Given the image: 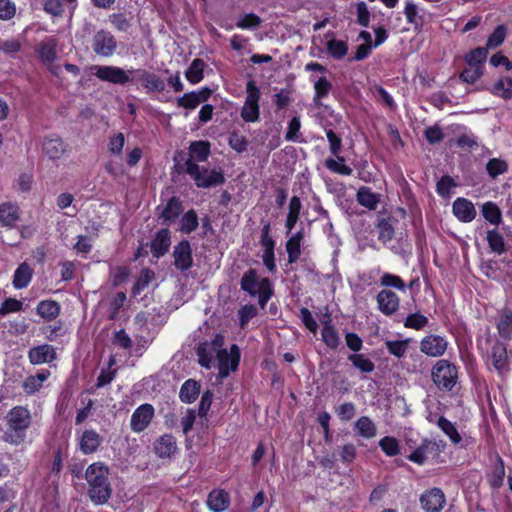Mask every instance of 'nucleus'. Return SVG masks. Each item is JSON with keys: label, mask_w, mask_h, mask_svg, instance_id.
<instances>
[{"label": "nucleus", "mask_w": 512, "mask_h": 512, "mask_svg": "<svg viewBox=\"0 0 512 512\" xmlns=\"http://www.w3.org/2000/svg\"><path fill=\"white\" fill-rule=\"evenodd\" d=\"M487 241L492 251L498 254H502L505 251L504 238L496 229L488 231Z\"/></svg>", "instance_id": "nucleus-50"}, {"label": "nucleus", "mask_w": 512, "mask_h": 512, "mask_svg": "<svg viewBox=\"0 0 512 512\" xmlns=\"http://www.w3.org/2000/svg\"><path fill=\"white\" fill-rule=\"evenodd\" d=\"M76 0H46L44 9L47 13L53 16H59L64 11V7L69 5L71 9L75 8Z\"/></svg>", "instance_id": "nucleus-40"}, {"label": "nucleus", "mask_w": 512, "mask_h": 512, "mask_svg": "<svg viewBox=\"0 0 512 512\" xmlns=\"http://www.w3.org/2000/svg\"><path fill=\"white\" fill-rule=\"evenodd\" d=\"M486 170L492 178H496L507 171V164L502 159L493 158L488 161Z\"/></svg>", "instance_id": "nucleus-56"}, {"label": "nucleus", "mask_w": 512, "mask_h": 512, "mask_svg": "<svg viewBox=\"0 0 512 512\" xmlns=\"http://www.w3.org/2000/svg\"><path fill=\"white\" fill-rule=\"evenodd\" d=\"M420 502L425 511L440 512L445 504V496L439 488H433L422 494Z\"/></svg>", "instance_id": "nucleus-15"}, {"label": "nucleus", "mask_w": 512, "mask_h": 512, "mask_svg": "<svg viewBox=\"0 0 512 512\" xmlns=\"http://www.w3.org/2000/svg\"><path fill=\"white\" fill-rule=\"evenodd\" d=\"M230 504L229 494L224 490H213L208 495L207 505L213 512H223Z\"/></svg>", "instance_id": "nucleus-24"}, {"label": "nucleus", "mask_w": 512, "mask_h": 512, "mask_svg": "<svg viewBox=\"0 0 512 512\" xmlns=\"http://www.w3.org/2000/svg\"><path fill=\"white\" fill-rule=\"evenodd\" d=\"M33 276V270L27 263H22L13 275V286L15 289H23L29 285Z\"/></svg>", "instance_id": "nucleus-29"}, {"label": "nucleus", "mask_w": 512, "mask_h": 512, "mask_svg": "<svg viewBox=\"0 0 512 512\" xmlns=\"http://www.w3.org/2000/svg\"><path fill=\"white\" fill-rule=\"evenodd\" d=\"M505 476V468L503 461L498 457V462L488 475V481L493 488H499Z\"/></svg>", "instance_id": "nucleus-49"}, {"label": "nucleus", "mask_w": 512, "mask_h": 512, "mask_svg": "<svg viewBox=\"0 0 512 512\" xmlns=\"http://www.w3.org/2000/svg\"><path fill=\"white\" fill-rule=\"evenodd\" d=\"M325 167L333 173L349 176L352 174V168L345 164L344 157H331L325 159Z\"/></svg>", "instance_id": "nucleus-35"}, {"label": "nucleus", "mask_w": 512, "mask_h": 512, "mask_svg": "<svg viewBox=\"0 0 512 512\" xmlns=\"http://www.w3.org/2000/svg\"><path fill=\"white\" fill-rule=\"evenodd\" d=\"M482 215L492 225H499L502 220L501 210L493 202H486L482 205Z\"/></svg>", "instance_id": "nucleus-38"}, {"label": "nucleus", "mask_w": 512, "mask_h": 512, "mask_svg": "<svg viewBox=\"0 0 512 512\" xmlns=\"http://www.w3.org/2000/svg\"><path fill=\"white\" fill-rule=\"evenodd\" d=\"M28 356L32 364L38 365L53 361L56 357V353L53 346L43 344L30 349Z\"/></svg>", "instance_id": "nucleus-22"}, {"label": "nucleus", "mask_w": 512, "mask_h": 512, "mask_svg": "<svg viewBox=\"0 0 512 512\" xmlns=\"http://www.w3.org/2000/svg\"><path fill=\"white\" fill-rule=\"evenodd\" d=\"M326 48L329 54L335 59H342L348 52L347 43L334 38L327 41Z\"/></svg>", "instance_id": "nucleus-43"}, {"label": "nucleus", "mask_w": 512, "mask_h": 512, "mask_svg": "<svg viewBox=\"0 0 512 512\" xmlns=\"http://www.w3.org/2000/svg\"><path fill=\"white\" fill-rule=\"evenodd\" d=\"M125 144V136L123 133H116L113 135L108 144V149L113 155L120 156Z\"/></svg>", "instance_id": "nucleus-64"}, {"label": "nucleus", "mask_w": 512, "mask_h": 512, "mask_svg": "<svg viewBox=\"0 0 512 512\" xmlns=\"http://www.w3.org/2000/svg\"><path fill=\"white\" fill-rule=\"evenodd\" d=\"M379 310L387 316L394 314L398 308L400 299L398 295L391 290H381L376 297Z\"/></svg>", "instance_id": "nucleus-16"}, {"label": "nucleus", "mask_w": 512, "mask_h": 512, "mask_svg": "<svg viewBox=\"0 0 512 512\" xmlns=\"http://www.w3.org/2000/svg\"><path fill=\"white\" fill-rule=\"evenodd\" d=\"M498 330L503 338H509L512 333V312L505 311L502 313L499 323Z\"/></svg>", "instance_id": "nucleus-57"}, {"label": "nucleus", "mask_w": 512, "mask_h": 512, "mask_svg": "<svg viewBox=\"0 0 512 512\" xmlns=\"http://www.w3.org/2000/svg\"><path fill=\"white\" fill-rule=\"evenodd\" d=\"M432 380L440 389L451 390L458 379L457 367L448 360H439L432 368Z\"/></svg>", "instance_id": "nucleus-4"}, {"label": "nucleus", "mask_w": 512, "mask_h": 512, "mask_svg": "<svg viewBox=\"0 0 512 512\" xmlns=\"http://www.w3.org/2000/svg\"><path fill=\"white\" fill-rule=\"evenodd\" d=\"M492 93L503 99L512 98V79L510 77H503L499 79L492 88Z\"/></svg>", "instance_id": "nucleus-41"}, {"label": "nucleus", "mask_w": 512, "mask_h": 512, "mask_svg": "<svg viewBox=\"0 0 512 512\" xmlns=\"http://www.w3.org/2000/svg\"><path fill=\"white\" fill-rule=\"evenodd\" d=\"M322 340L330 348L336 349L340 343V338L336 329L331 325L330 320L323 323Z\"/></svg>", "instance_id": "nucleus-36"}, {"label": "nucleus", "mask_w": 512, "mask_h": 512, "mask_svg": "<svg viewBox=\"0 0 512 512\" xmlns=\"http://www.w3.org/2000/svg\"><path fill=\"white\" fill-rule=\"evenodd\" d=\"M348 360L360 371L370 373L374 370V363L363 354H351L348 356Z\"/></svg>", "instance_id": "nucleus-48"}, {"label": "nucleus", "mask_w": 512, "mask_h": 512, "mask_svg": "<svg viewBox=\"0 0 512 512\" xmlns=\"http://www.w3.org/2000/svg\"><path fill=\"white\" fill-rule=\"evenodd\" d=\"M440 452V444L431 440H424L407 458L418 464H424L430 457H435Z\"/></svg>", "instance_id": "nucleus-13"}, {"label": "nucleus", "mask_w": 512, "mask_h": 512, "mask_svg": "<svg viewBox=\"0 0 512 512\" xmlns=\"http://www.w3.org/2000/svg\"><path fill=\"white\" fill-rule=\"evenodd\" d=\"M205 66H206V64L202 59H200V58L194 59L185 72L186 79L191 84H197L200 81H202L203 76H204Z\"/></svg>", "instance_id": "nucleus-32"}, {"label": "nucleus", "mask_w": 512, "mask_h": 512, "mask_svg": "<svg viewBox=\"0 0 512 512\" xmlns=\"http://www.w3.org/2000/svg\"><path fill=\"white\" fill-rule=\"evenodd\" d=\"M487 55V47H477L466 55L465 60L468 66L482 67L487 59Z\"/></svg>", "instance_id": "nucleus-45"}, {"label": "nucleus", "mask_w": 512, "mask_h": 512, "mask_svg": "<svg viewBox=\"0 0 512 512\" xmlns=\"http://www.w3.org/2000/svg\"><path fill=\"white\" fill-rule=\"evenodd\" d=\"M508 360V354L503 344H496L492 349V361L494 367L502 371L505 369Z\"/></svg>", "instance_id": "nucleus-42"}, {"label": "nucleus", "mask_w": 512, "mask_h": 512, "mask_svg": "<svg viewBox=\"0 0 512 512\" xmlns=\"http://www.w3.org/2000/svg\"><path fill=\"white\" fill-rule=\"evenodd\" d=\"M261 19L254 13H248L240 16L236 27L240 29H254L261 24Z\"/></svg>", "instance_id": "nucleus-55"}, {"label": "nucleus", "mask_w": 512, "mask_h": 512, "mask_svg": "<svg viewBox=\"0 0 512 512\" xmlns=\"http://www.w3.org/2000/svg\"><path fill=\"white\" fill-rule=\"evenodd\" d=\"M95 76L112 84L124 85L135 81L134 69L126 71L116 66H96Z\"/></svg>", "instance_id": "nucleus-7"}, {"label": "nucleus", "mask_w": 512, "mask_h": 512, "mask_svg": "<svg viewBox=\"0 0 512 512\" xmlns=\"http://www.w3.org/2000/svg\"><path fill=\"white\" fill-rule=\"evenodd\" d=\"M93 247V239L90 236L79 235L77 236V241L74 244V250L77 254H81L82 256H86Z\"/></svg>", "instance_id": "nucleus-58"}, {"label": "nucleus", "mask_w": 512, "mask_h": 512, "mask_svg": "<svg viewBox=\"0 0 512 512\" xmlns=\"http://www.w3.org/2000/svg\"><path fill=\"white\" fill-rule=\"evenodd\" d=\"M356 198L361 206L369 210H375L380 202V196L366 186L358 189Z\"/></svg>", "instance_id": "nucleus-27"}, {"label": "nucleus", "mask_w": 512, "mask_h": 512, "mask_svg": "<svg viewBox=\"0 0 512 512\" xmlns=\"http://www.w3.org/2000/svg\"><path fill=\"white\" fill-rule=\"evenodd\" d=\"M43 152L52 160L60 159L66 152V146L58 136H49L43 142Z\"/></svg>", "instance_id": "nucleus-23"}, {"label": "nucleus", "mask_w": 512, "mask_h": 512, "mask_svg": "<svg viewBox=\"0 0 512 512\" xmlns=\"http://www.w3.org/2000/svg\"><path fill=\"white\" fill-rule=\"evenodd\" d=\"M396 222L393 216L387 218H379L376 224L378 232V240L383 244H387L392 241L394 237V223Z\"/></svg>", "instance_id": "nucleus-25"}, {"label": "nucleus", "mask_w": 512, "mask_h": 512, "mask_svg": "<svg viewBox=\"0 0 512 512\" xmlns=\"http://www.w3.org/2000/svg\"><path fill=\"white\" fill-rule=\"evenodd\" d=\"M229 146L238 153H242L246 151L248 146V141L245 136L232 132L228 137Z\"/></svg>", "instance_id": "nucleus-59"}, {"label": "nucleus", "mask_w": 512, "mask_h": 512, "mask_svg": "<svg viewBox=\"0 0 512 512\" xmlns=\"http://www.w3.org/2000/svg\"><path fill=\"white\" fill-rule=\"evenodd\" d=\"M185 168L186 172L194 179L198 187L208 188L224 182V177L221 172L200 168L197 163H192V161H186Z\"/></svg>", "instance_id": "nucleus-6"}, {"label": "nucleus", "mask_w": 512, "mask_h": 512, "mask_svg": "<svg viewBox=\"0 0 512 512\" xmlns=\"http://www.w3.org/2000/svg\"><path fill=\"white\" fill-rule=\"evenodd\" d=\"M7 418L9 429L15 432L17 438L22 439L25 430L30 425L29 411L23 407H14Z\"/></svg>", "instance_id": "nucleus-9"}, {"label": "nucleus", "mask_w": 512, "mask_h": 512, "mask_svg": "<svg viewBox=\"0 0 512 512\" xmlns=\"http://www.w3.org/2000/svg\"><path fill=\"white\" fill-rule=\"evenodd\" d=\"M410 341V339L388 340L385 342V345L390 354L397 358H401L406 354Z\"/></svg>", "instance_id": "nucleus-46"}, {"label": "nucleus", "mask_w": 512, "mask_h": 512, "mask_svg": "<svg viewBox=\"0 0 512 512\" xmlns=\"http://www.w3.org/2000/svg\"><path fill=\"white\" fill-rule=\"evenodd\" d=\"M302 240V235L300 232L292 235L287 243H286V250L288 253L289 262L293 263L295 262L299 256H300V244Z\"/></svg>", "instance_id": "nucleus-44"}, {"label": "nucleus", "mask_w": 512, "mask_h": 512, "mask_svg": "<svg viewBox=\"0 0 512 512\" xmlns=\"http://www.w3.org/2000/svg\"><path fill=\"white\" fill-rule=\"evenodd\" d=\"M135 80L141 82L142 86L148 92H162L165 90V80L155 73L148 72L146 70H134Z\"/></svg>", "instance_id": "nucleus-14"}, {"label": "nucleus", "mask_w": 512, "mask_h": 512, "mask_svg": "<svg viewBox=\"0 0 512 512\" xmlns=\"http://www.w3.org/2000/svg\"><path fill=\"white\" fill-rule=\"evenodd\" d=\"M174 263L181 271L188 270L192 265L191 247L189 242H180L173 251Z\"/></svg>", "instance_id": "nucleus-19"}, {"label": "nucleus", "mask_w": 512, "mask_h": 512, "mask_svg": "<svg viewBox=\"0 0 512 512\" xmlns=\"http://www.w3.org/2000/svg\"><path fill=\"white\" fill-rule=\"evenodd\" d=\"M428 323V318L421 313L409 314L405 321L404 326L415 330L424 328Z\"/></svg>", "instance_id": "nucleus-53"}, {"label": "nucleus", "mask_w": 512, "mask_h": 512, "mask_svg": "<svg viewBox=\"0 0 512 512\" xmlns=\"http://www.w3.org/2000/svg\"><path fill=\"white\" fill-rule=\"evenodd\" d=\"M154 417V408L151 404H142L136 408L131 416L130 427L133 432L144 431Z\"/></svg>", "instance_id": "nucleus-11"}, {"label": "nucleus", "mask_w": 512, "mask_h": 512, "mask_svg": "<svg viewBox=\"0 0 512 512\" xmlns=\"http://www.w3.org/2000/svg\"><path fill=\"white\" fill-rule=\"evenodd\" d=\"M506 31L507 30L504 25L497 26L493 33L488 37L487 49L500 46L506 38Z\"/></svg>", "instance_id": "nucleus-60"}, {"label": "nucleus", "mask_w": 512, "mask_h": 512, "mask_svg": "<svg viewBox=\"0 0 512 512\" xmlns=\"http://www.w3.org/2000/svg\"><path fill=\"white\" fill-rule=\"evenodd\" d=\"M108 474V467L101 462L92 463L86 469L85 478L89 484V496L96 504L106 503L111 496Z\"/></svg>", "instance_id": "nucleus-2"}, {"label": "nucleus", "mask_w": 512, "mask_h": 512, "mask_svg": "<svg viewBox=\"0 0 512 512\" xmlns=\"http://www.w3.org/2000/svg\"><path fill=\"white\" fill-rule=\"evenodd\" d=\"M92 48L97 55L110 57L117 48V41L110 32L100 30L93 37Z\"/></svg>", "instance_id": "nucleus-10"}, {"label": "nucleus", "mask_w": 512, "mask_h": 512, "mask_svg": "<svg viewBox=\"0 0 512 512\" xmlns=\"http://www.w3.org/2000/svg\"><path fill=\"white\" fill-rule=\"evenodd\" d=\"M355 430L359 436L366 439L375 437L377 432L374 422L366 416H362L356 421Z\"/></svg>", "instance_id": "nucleus-34"}, {"label": "nucleus", "mask_w": 512, "mask_h": 512, "mask_svg": "<svg viewBox=\"0 0 512 512\" xmlns=\"http://www.w3.org/2000/svg\"><path fill=\"white\" fill-rule=\"evenodd\" d=\"M380 283L382 286H385V287H394L400 291L406 290V286H405L403 280L399 276L394 275V274H390V273L383 274L380 279Z\"/></svg>", "instance_id": "nucleus-63"}, {"label": "nucleus", "mask_w": 512, "mask_h": 512, "mask_svg": "<svg viewBox=\"0 0 512 512\" xmlns=\"http://www.w3.org/2000/svg\"><path fill=\"white\" fill-rule=\"evenodd\" d=\"M154 278L155 274L153 271L149 269L143 270L135 283L134 293L137 294L143 291L154 280Z\"/></svg>", "instance_id": "nucleus-62"}, {"label": "nucleus", "mask_w": 512, "mask_h": 512, "mask_svg": "<svg viewBox=\"0 0 512 512\" xmlns=\"http://www.w3.org/2000/svg\"><path fill=\"white\" fill-rule=\"evenodd\" d=\"M37 314L43 319L52 320L55 319L60 312V306L53 300H43L37 305Z\"/></svg>", "instance_id": "nucleus-33"}, {"label": "nucleus", "mask_w": 512, "mask_h": 512, "mask_svg": "<svg viewBox=\"0 0 512 512\" xmlns=\"http://www.w3.org/2000/svg\"><path fill=\"white\" fill-rule=\"evenodd\" d=\"M453 213L461 222H471L476 216V210L471 201L457 198L453 203Z\"/></svg>", "instance_id": "nucleus-21"}, {"label": "nucleus", "mask_w": 512, "mask_h": 512, "mask_svg": "<svg viewBox=\"0 0 512 512\" xmlns=\"http://www.w3.org/2000/svg\"><path fill=\"white\" fill-rule=\"evenodd\" d=\"M182 212L181 202L173 197L166 204L165 208L162 211V218L166 221H172L176 219L180 213Z\"/></svg>", "instance_id": "nucleus-47"}, {"label": "nucleus", "mask_w": 512, "mask_h": 512, "mask_svg": "<svg viewBox=\"0 0 512 512\" xmlns=\"http://www.w3.org/2000/svg\"><path fill=\"white\" fill-rule=\"evenodd\" d=\"M210 155V143L207 141H194L189 146V159L192 163L203 162Z\"/></svg>", "instance_id": "nucleus-26"}, {"label": "nucleus", "mask_w": 512, "mask_h": 512, "mask_svg": "<svg viewBox=\"0 0 512 512\" xmlns=\"http://www.w3.org/2000/svg\"><path fill=\"white\" fill-rule=\"evenodd\" d=\"M379 446L387 456H395L399 453V443L393 437H384L379 441Z\"/></svg>", "instance_id": "nucleus-61"}, {"label": "nucleus", "mask_w": 512, "mask_h": 512, "mask_svg": "<svg viewBox=\"0 0 512 512\" xmlns=\"http://www.w3.org/2000/svg\"><path fill=\"white\" fill-rule=\"evenodd\" d=\"M154 451L160 458H170L177 451L175 437L171 434L160 436L154 443Z\"/></svg>", "instance_id": "nucleus-20"}, {"label": "nucleus", "mask_w": 512, "mask_h": 512, "mask_svg": "<svg viewBox=\"0 0 512 512\" xmlns=\"http://www.w3.org/2000/svg\"><path fill=\"white\" fill-rule=\"evenodd\" d=\"M57 45V40L54 38H47L39 43L38 53L42 62L51 64L55 60Z\"/></svg>", "instance_id": "nucleus-30"}, {"label": "nucleus", "mask_w": 512, "mask_h": 512, "mask_svg": "<svg viewBox=\"0 0 512 512\" xmlns=\"http://www.w3.org/2000/svg\"><path fill=\"white\" fill-rule=\"evenodd\" d=\"M170 247V235L167 229L160 230L151 243V251L155 257L163 256Z\"/></svg>", "instance_id": "nucleus-28"}, {"label": "nucleus", "mask_w": 512, "mask_h": 512, "mask_svg": "<svg viewBox=\"0 0 512 512\" xmlns=\"http://www.w3.org/2000/svg\"><path fill=\"white\" fill-rule=\"evenodd\" d=\"M331 89V83L325 78H319L314 84L315 96L314 102L320 105V99L327 96Z\"/></svg>", "instance_id": "nucleus-54"}, {"label": "nucleus", "mask_w": 512, "mask_h": 512, "mask_svg": "<svg viewBox=\"0 0 512 512\" xmlns=\"http://www.w3.org/2000/svg\"><path fill=\"white\" fill-rule=\"evenodd\" d=\"M241 288L252 297H257L262 308L272 296V286L267 277H262L255 270L246 271L241 278Z\"/></svg>", "instance_id": "nucleus-3"}, {"label": "nucleus", "mask_w": 512, "mask_h": 512, "mask_svg": "<svg viewBox=\"0 0 512 512\" xmlns=\"http://www.w3.org/2000/svg\"><path fill=\"white\" fill-rule=\"evenodd\" d=\"M101 443L102 437L93 429L84 430L78 438L79 449L85 455L96 452Z\"/></svg>", "instance_id": "nucleus-17"}, {"label": "nucleus", "mask_w": 512, "mask_h": 512, "mask_svg": "<svg viewBox=\"0 0 512 512\" xmlns=\"http://www.w3.org/2000/svg\"><path fill=\"white\" fill-rule=\"evenodd\" d=\"M50 376L49 370H42L36 375L27 377L23 382V389L28 394H33L42 387L43 383Z\"/></svg>", "instance_id": "nucleus-31"}, {"label": "nucleus", "mask_w": 512, "mask_h": 512, "mask_svg": "<svg viewBox=\"0 0 512 512\" xmlns=\"http://www.w3.org/2000/svg\"><path fill=\"white\" fill-rule=\"evenodd\" d=\"M438 427L449 437L453 444H459L462 440L455 425L445 417L441 416L437 420Z\"/></svg>", "instance_id": "nucleus-39"}, {"label": "nucleus", "mask_w": 512, "mask_h": 512, "mask_svg": "<svg viewBox=\"0 0 512 512\" xmlns=\"http://www.w3.org/2000/svg\"><path fill=\"white\" fill-rule=\"evenodd\" d=\"M260 97L261 92L256 83L253 80L248 81L246 84V98L240 112L241 118L245 122L255 123L259 120Z\"/></svg>", "instance_id": "nucleus-5"}, {"label": "nucleus", "mask_w": 512, "mask_h": 512, "mask_svg": "<svg viewBox=\"0 0 512 512\" xmlns=\"http://www.w3.org/2000/svg\"><path fill=\"white\" fill-rule=\"evenodd\" d=\"M211 95V90L208 88H202L198 91H192L185 93L183 96L177 99L178 107L186 109H195L198 105L208 100Z\"/></svg>", "instance_id": "nucleus-18"}, {"label": "nucleus", "mask_w": 512, "mask_h": 512, "mask_svg": "<svg viewBox=\"0 0 512 512\" xmlns=\"http://www.w3.org/2000/svg\"><path fill=\"white\" fill-rule=\"evenodd\" d=\"M404 14L408 23L415 26L422 23V17L418 14V6L413 0H406Z\"/></svg>", "instance_id": "nucleus-51"}, {"label": "nucleus", "mask_w": 512, "mask_h": 512, "mask_svg": "<svg viewBox=\"0 0 512 512\" xmlns=\"http://www.w3.org/2000/svg\"><path fill=\"white\" fill-rule=\"evenodd\" d=\"M21 210L19 205L13 201L0 203V227L12 229L20 220Z\"/></svg>", "instance_id": "nucleus-12"}, {"label": "nucleus", "mask_w": 512, "mask_h": 512, "mask_svg": "<svg viewBox=\"0 0 512 512\" xmlns=\"http://www.w3.org/2000/svg\"><path fill=\"white\" fill-rule=\"evenodd\" d=\"M198 226V217L193 210L186 212L180 221V230L184 233L194 231Z\"/></svg>", "instance_id": "nucleus-52"}, {"label": "nucleus", "mask_w": 512, "mask_h": 512, "mask_svg": "<svg viewBox=\"0 0 512 512\" xmlns=\"http://www.w3.org/2000/svg\"><path fill=\"white\" fill-rule=\"evenodd\" d=\"M220 345L215 343H203L198 347L197 355L199 363L205 368H210L213 363L214 354L217 357V367L219 376L225 378L231 371H235L240 361V349L237 345H232L230 350L219 349Z\"/></svg>", "instance_id": "nucleus-1"}, {"label": "nucleus", "mask_w": 512, "mask_h": 512, "mask_svg": "<svg viewBox=\"0 0 512 512\" xmlns=\"http://www.w3.org/2000/svg\"><path fill=\"white\" fill-rule=\"evenodd\" d=\"M448 348V340L444 336L430 334L420 341V351L429 357H441Z\"/></svg>", "instance_id": "nucleus-8"}, {"label": "nucleus", "mask_w": 512, "mask_h": 512, "mask_svg": "<svg viewBox=\"0 0 512 512\" xmlns=\"http://www.w3.org/2000/svg\"><path fill=\"white\" fill-rule=\"evenodd\" d=\"M199 393V385L194 380H187L180 389V399L185 403H192Z\"/></svg>", "instance_id": "nucleus-37"}]
</instances>
